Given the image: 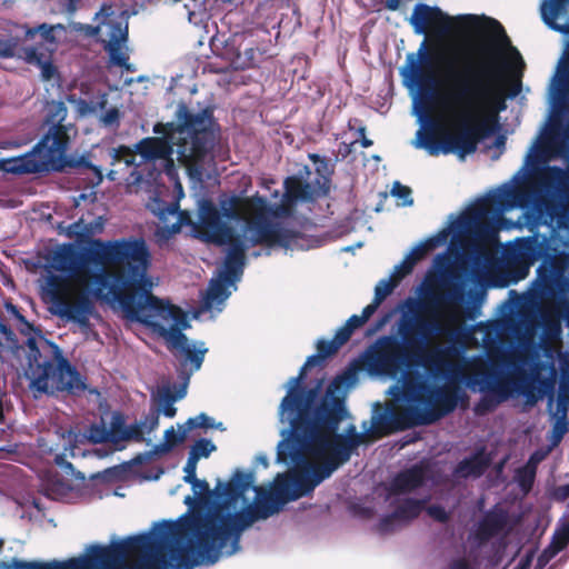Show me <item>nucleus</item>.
<instances>
[{"mask_svg": "<svg viewBox=\"0 0 569 569\" xmlns=\"http://www.w3.org/2000/svg\"><path fill=\"white\" fill-rule=\"evenodd\" d=\"M369 432L371 435V439H380L393 433L390 405L382 407L380 403H376Z\"/></svg>", "mask_w": 569, "mask_h": 569, "instance_id": "31", "label": "nucleus"}, {"mask_svg": "<svg viewBox=\"0 0 569 569\" xmlns=\"http://www.w3.org/2000/svg\"><path fill=\"white\" fill-rule=\"evenodd\" d=\"M269 213L267 199L258 192L251 197L231 194L220 198L219 208L212 200L202 198L198 201L193 237L206 243L224 246L240 234L228 222L234 221L244 223L250 246L288 247L295 233L272 223L268 218Z\"/></svg>", "mask_w": 569, "mask_h": 569, "instance_id": "5", "label": "nucleus"}, {"mask_svg": "<svg viewBox=\"0 0 569 569\" xmlns=\"http://www.w3.org/2000/svg\"><path fill=\"white\" fill-rule=\"evenodd\" d=\"M108 104V93L99 91L98 94L91 99H79L78 108L82 114H96L98 111L103 110Z\"/></svg>", "mask_w": 569, "mask_h": 569, "instance_id": "41", "label": "nucleus"}, {"mask_svg": "<svg viewBox=\"0 0 569 569\" xmlns=\"http://www.w3.org/2000/svg\"><path fill=\"white\" fill-rule=\"evenodd\" d=\"M254 473L243 472L237 469L231 479L226 483L221 495L226 499L212 505L206 513L196 511L187 521V528L196 537V551L202 562L216 563L223 550L227 556L236 553L240 549L242 532L258 519H267L277 513L283 503H280L274 490L260 499L256 507L231 512L239 499L252 488ZM260 493L259 487H253Z\"/></svg>", "mask_w": 569, "mask_h": 569, "instance_id": "4", "label": "nucleus"}, {"mask_svg": "<svg viewBox=\"0 0 569 569\" xmlns=\"http://www.w3.org/2000/svg\"><path fill=\"white\" fill-rule=\"evenodd\" d=\"M488 467V458L485 457L482 451H479L459 461L453 472L459 478H478L485 473Z\"/></svg>", "mask_w": 569, "mask_h": 569, "instance_id": "30", "label": "nucleus"}, {"mask_svg": "<svg viewBox=\"0 0 569 569\" xmlns=\"http://www.w3.org/2000/svg\"><path fill=\"white\" fill-rule=\"evenodd\" d=\"M340 347L335 342L333 339L331 340H325L320 339L317 342V355H312L307 358L305 365L301 367L299 375L297 377L291 378L290 380V388L287 395H290L291 392H306L309 389L301 386L302 380L306 377L307 370L309 368H312L317 365H319L321 361H323L326 358L333 356L338 352Z\"/></svg>", "mask_w": 569, "mask_h": 569, "instance_id": "24", "label": "nucleus"}, {"mask_svg": "<svg viewBox=\"0 0 569 569\" xmlns=\"http://www.w3.org/2000/svg\"><path fill=\"white\" fill-rule=\"evenodd\" d=\"M104 50L109 53L111 61L121 68L130 70L128 63L129 57L122 51V46H104Z\"/></svg>", "mask_w": 569, "mask_h": 569, "instance_id": "54", "label": "nucleus"}, {"mask_svg": "<svg viewBox=\"0 0 569 569\" xmlns=\"http://www.w3.org/2000/svg\"><path fill=\"white\" fill-rule=\"evenodd\" d=\"M558 310L547 309L541 312V328L542 333L547 339L556 340L561 333L560 318L566 312L569 320V301L559 300L557 303Z\"/></svg>", "mask_w": 569, "mask_h": 569, "instance_id": "26", "label": "nucleus"}, {"mask_svg": "<svg viewBox=\"0 0 569 569\" xmlns=\"http://www.w3.org/2000/svg\"><path fill=\"white\" fill-rule=\"evenodd\" d=\"M391 194L398 199L403 200L402 204L410 206L413 202L411 198V189L401 184L399 181L393 182Z\"/></svg>", "mask_w": 569, "mask_h": 569, "instance_id": "59", "label": "nucleus"}, {"mask_svg": "<svg viewBox=\"0 0 569 569\" xmlns=\"http://www.w3.org/2000/svg\"><path fill=\"white\" fill-rule=\"evenodd\" d=\"M160 407L157 410H160L166 417L173 418L177 415V408L174 407V402L177 401V397L170 390V388H163L159 392L158 398Z\"/></svg>", "mask_w": 569, "mask_h": 569, "instance_id": "45", "label": "nucleus"}, {"mask_svg": "<svg viewBox=\"0 0 569 569\" xmlns=\"http://www.w3.org/2000/svg\"><path fill=\"white\" fill-rule=\"evenodd\" d=\"M523 380V372L506 378L493 365L485 361L476 365L468 383L490 393L481 398L476 411L485 413L493 410L500 402L508 399L513 389H519Z\"/></svg>", "mask_w": 569, "mask_h": 569, "instance_id": "18", "label": "nucleus"}, {"mask_svg": "<svg viewBox=\"0 0 569 569\" xmlns=\"http://www.w3.org/2000/svg\"><path fill=\"white\" fill-rule=\"evenodd\" d=\"M419 407H397L390 405V416L393 433L413 426H425L420 422Z\"/></svg>", "mask_w": 569, "mask_h": 569, "instance_id": "28", "label": "nucleus"}, {"mask_svg": "<svg viewBox=\"0 0 569 569\" xmlns=\"http://www.w3.org/2000/svg\"><path fill=\"white\" fill-rule=\"evenodd\" d=\"M70 490V486L67 485L64 481L62 480H49L44 486H43V491H44V495L48 497V498H51V499H54V500H58L64 496H67V493L69 492Z\"/></svg>", "mask_w": 569, "mask_h": 569, "instance_id": "46", "label": "nucleus"}, {"mask_svg": "<svg viewBox=\"0 0 569 569\" xmlns=\"http://www.w3.org/2000/svg\"><path fill=\"white\" fill-rule=\"evenodd\" d=\"M178 202H159L158 203V217L162 222H166L169 217H174L178 213Z\"/></svg>", "mask_w": 569, "mask_h": 569, "instance_id": "60", "label": "nucleus"}, {"mask_svg": "<svg viewBox=\"0 0 569 569\" xmlns=\"http://www.w3.org/2000/svg\"><path fill=\"white\" fill-rule=\"evenodd\" d=\"M446 239V233L440 232L439 234L432 236L427 240L417 244L407 257L410 258L416 264L418 261L423 259L430 251L440 246Z\"/></svg>", "mask_w": 569, "mask_h": 569, "instance_id": "35", "label": "nucleus"}, {"mask_svg": "<svg viewBox=\"0 0 569 569\" xmlns=\"http://www.w3.org/2000/svg\"><path fill=\"white\" fill-rule=\"evenodd\" d=\"M57 435L59 436L60 442L57 443L56 447H50L43 451L53 455L54 463L77 479H84V476L80 472L76 475L73 465L66 459L67 456L76 457L78 443L82 442L83 439L94 445L110 441V432H108V427L103 419L90 425L84 435H80L71 428H59Z\"/></svg>", "mask_w": 569, "mask_h": 569, "instance_id": "19", "label": "nucleus"}, {"mask_svg": "<svg viewBox=\"0 0 569 569\" xmlns=\"http://www.w3.org/2000/svg\"><path fill=\"white\" fill-rule=\"evenodd\" d=\"M67 116L68 108L63 101L49 102L44 117L48 131L31 151L17 158L0 159V170L22 174L60 169L70 142L69 127L64 123Z\"/></svg>", "mask_w": 569, "mask_h": 569, "instance_id": "12", "label": "nucleus"}, {"mask_svg": "<svg viewBox=\"0 0 569 569\" xmlns=\"http://www.w3.org/2000/svg\"><path fill=\"white\" fill-rule=\"evenodd\" d=\"M425 482V471L421 467L413 466L399 472L391 482L393 493H408L420 488Z\"/></svg>", "mask_w": 569, "mask_h": 569, "instance_id": "27", "label": "nucleus"}, {"mask_svg": "<svg viewBox=\"0 0 569 569\" xmlns=\"http://www.w3.org/2000/svg\"><path fill=\"white\" fill-rule=\"evenodd\" d=\"M416 263L407 256L400 264L395 267L391 277L399 283L406 276L412 272Z\"/></svg>", "mask_w": 569, "mask_h": 569, "instance_id": "57", "label": "nucleus"}, {"mask_svg": "<svg viewBox=\"0 0 569 569\" xmlns=\"http://www.w3.org/2000/svg\"><path fill=\"white\" fill-rule=\"evenodd\" d=\"M553 543L558 550L566 548L569 543V521L555 533Z\"/></svg>", "mask_w": 569, "mask_h": 569, "instance_id": "61", "label": "nucleus"}, {"mask_svg": "<svg viewBox=\"0 0 569 569\" xmlns=\"http://www.w3.org/2000/svg\"><path fill=\"white\" fill-rule=\"evenodd\" d=\"M493 54V47H490ZM431 54L422 42L418 53H408L400 74L410 86L418 88L421 109L427 113L432 103L452 114L457 120L453 132H449L435 119L417 132V148L427 150L430 156L455 153L460 158L477 151L478 144L495 134L499 129L498 112L506 109V93L502 76L509 69L507 63H498L493 58L479 63H466L457 70L448 63L446 78L450 89L441 94L433 90L435 78L426 68Z\"/></svg>", "mask_w": 569, "mask_h": 569, "instance_id": "1", "label": "nucleus"}, {"mask_svg": "<svg viewBox=\"0 0 569 569\" xmlns=\"http://www.w3.org/2000/svg\"><path fill=\"white\" fill-rule=\"evenodd\" d=\"M101 122L106 126V127H111V126H119V121H120V111L118 110V108L113 107L109 110H107L102 116H101Z\"/></svg>", "mask_w": 569, "mask_h": 569, "instance_id": "64", "label": "nucleus"}, {"mask_svg": "<svg viewBox=\"0 0 569 569\" xmlns=\"http://www.w3.org/2000/svg\"><path fill=\"white\" fill-rule=\"evenodd\" d=\"M58 30L66 31V27L61 23H41L32 28L26 27L23 40L32 42L26 49H38L39 53H53L58 46L56 37Z\"/></svg>", "mask_w": 569, "mask_h": 569, "instance_id": "22", "label": "nucleus"}, {"mask_svg": "<svg viewBox=\"0 0 569 569\" xmlns=\"http://www.w3.org/2000/svg\"><path fill=\"white\" fill-rule=\"evenodd\" d=\"M247 237L248 233L244 232V236L239 234L226 243L229 248L219 277L229 283H234L242 277L246 264V251L251 247Z\"/></svg>", "mask_w": 569, "mask_h": 569, "instance_id": "20", "label": "nucleus"}, {"mask_svg": "<svg viewBox=\"0 0 569 569\" xmlns=\"http://www.w3.org/2000/svg\"><path fill=\"white\" fill-rule=\"evenodd\" d=\"M552 418H569V385L567 383L559 386Z\"/></svg>", "mask_w": 569, "mask_h": 569, "instance_id": "44", "label": "nucleus"}, {"mask_svg": "<svg viewBox=\"0 0 569 569\" xmlns=\"http://www.w3.org/2000/svg\"><path fill=\"white\" fill-rule=\"evenodd\" d=\"M508 516L502 509L487 511L478 522L475 537L479 543H486L498 536L507 526Z\"/></svg>", "mask_w": 569, "mask_h": 569, "instance_id": "25", "label": "nucleus"}, {"mask_svg": "<svg viewBox=\"0 0 569 569\" xmlns=\"http://www.w3.org/2000/svg\"><path fill=\"white\" fill-rule=\"evenodd\" d=\"M123 313L127 319L151 328L167 346H181L188 341L182 332L191 327L187 313L179 306L156 297L151 291L136 302L134 309H127Z\"/></svg>", "mask_w": 569, "mask_h": 569, "instance_id": "14", "label": "nucleus"}, {"mask_svg": "<svg viewBox=\"0 0 569 569\" xmlns=\"http://www.w3.org/2000/svg\"><path fill=\"white\" fill-rule=\"evenodd\" d=\"M136 150H131L127 146H119L118 148H113L111 150L112 164L116 162H123L127 167H130L134 163L136 160Z\"/></svg>", "mask_w": 569, "mask_h": 569, "instance_id": "48", "label": "nucleus"}, {"mask_svg": "<svg viewBox=\"0 0 569 569\" xmlns=\"http://www.w3.org/2000/svg\"><path fill=\"white\" fill-rule=\"evenodd\" d=\"M217 448L216 446L208 439H199L197 440L193 446L191 447L189 453L191 456H194L197 460H200V458H207L210 456L212 451H214Z\"/></svg>", "mask_w": 569, "mask_h": 569, "instance_id": "51", "label": "nucleus"}, {"mask_svg": "<svg viewBox=\"0 0 569 569\" xmlns=\"http://www.w3.org/2000/svg\"><path fill=\"white\" fill-rule=\"evenodd\" d=\"M38 49L23 50V60L29 64L38 66L41 69L43 80H51L58 72L52 62V53H39Z\"/></svg>", "mask_w": 569, "mask_h": 569, "instance_id": "32", "label": "nucleus"}, {"mask_svg": "<svg viewBox=\"0 0 569 569\" xmlns=\"http://www.w3.org/2000/svg\"><path fill=\"white\" fill-rule=\"evenodd\" d=\"M398 522L400 521L396 516H393L392 511L390 515H387L379 520L377 530L381 535L391 533L397 529Z\"/></svg>", "mask_w": 569, "mask_h": 569, "instance_id": "58", "label": "nucleus"}, {"mask_svg": "<svg viewBox=\"0 0 569 569\" xmlns=\"http://www.w3.org/2000/svg\"><path fill=\"white\" fill-rule=\"evenodd\" d=\"M96 246L79 251L68 243L56 249L51 256V267L66 276L48 272L41 284L42 300L50 306L52 315L62 320L77 323L83 331L91 328L90 317L96 306L89 291L78 283L91 282L90 264L97 267Z\"/></svg>", "mask_w": 569, "mask_h": 569, "instance_id": "7", "label": "nucleus"}, {"mask_svg": "<svg viewBox=\"0 0 569 569\" xmlns=\"http://www.w3.org/2000/svg\"><path fill=\"white\" fill-rule=\"evenodd\" d=\"M21 39L19 37H9L0 39V58H19L23 60V50L26 47L20 46Z\"/></svg>", "mask_w": 569, "mask_h": 569, "instance_id": "42", "label": "nucleus"}, {"mask_svg": "<svg viewBox=\"0 0 569 569\" xmlns=\"http://www.w3.org/2000/svg\"><path fill=\"white\" fill-rule=\"evenodd\" d=\"M398 286V282L390 276L389 279L380 280L375 288V299L382 302Z\"/></svg>", "mask_w": 569, "mask_h": 569, "instance_id": "52", "label": "nucleus"}, {"mask_svg": "<svg viewBox=\"0 0 569 569\" xmlns=\"http://www.w3.org/2000/svg\"><path fill=\"white\" fill-rule=\"evenodd\" d=\"M224 486L226 483L219 480L214 490H211L209 483L206 480H199V482L196 485V490H193L198 497V506L201 508L209 507L212 503L213 495L217 497L226 498V495H221Z\"/></svg>", "mask_w": 569, "mask_h": 569, "instance_id": "36", "label": "nucleus"}, {"mask_svg": "<svg viewBox=\"0 0 569 569\" xmlns=\"http://www.w3.org/2000/svg\"><path fill=\"white\" fill-rule=\"evenodd\" d=\"M355 376L345 373L343 379ZM342 378H336L318 402L319 386L306 392H291L281 401L282 412L292 416L291 429L300 430L309 450L316 456H327L338 467L348 462L357 448L371 439L369 429L358 432L350 425L346 433H339L340 423L348 417L345 397L338 393Z\"/></svg>", "mask_w": 569, "mask_h": 569, "instance_id": "2", "label": "nucleus"}, {"mask_svg": "<svg viewBox=\"0 0 569 569\" xmlns=\"http://www.w3.org/2000/svg\"><path fill=\"white\" fill-rule=\"evenodd\" d=\"M170 350H177L181 355L184 356L183 360L181 361V366H186L188 362L191 365V370L197 371L201 368L204 355L208 351L207 348H204L203 342H199V348H191L189 346L188 341H184L181 343V346H167Z\"/></svg>", "mask_w": 569, "mask_h": 569, "instance_id": "33", "label": "nucleus"}, {"mask_svg": "<svg viewBox=\"0 0 569 569\" xmlns=\"http://www.w3.org/2000/svg\"><path fill=\"white\" fill-rule=\"evenodd\" d=\"M17 318L23 323L20 332L28 336L27 339V369L26 377L30 380V388L40 393H53L67 391L69 393L81 392L86 385L74 366L64 357L60 347L43 337L37 338L31 332L38 330L11 306Z\"/></svg>", "mask_w": 569, "mask_h": 569, "instance_id": "10", "label": "nucleus"}, {"mask_svg": "<svg viewBox=\"0 0 569 569\" xmlns=\"http://www.w3.org/2000/svg\"><path fill=\"white\" fill-rule=\"evenodd\" d=\"M551 93L555 112L546 129L543 144L556 156L569 154V41L553 79Z\"/></svg>", "mask_w": 569, "mask_h": 569, "instance_id": "16", "label": "nucleus"}, {"mask_svg": "<svg viewBox=\"0 0 569 569\" xmlns=\"http://www.w3.org/2000/svg\"><path fill=\"white\" fill-rule=\"evenodd\" d=\"M104 219L102 217H97L91 222H84V231L80 232L81 234L86 236V241H89L91 243V238L96 234H99L104 229Z\"/></svg>", "mask_w": 569, "mask_h": 569, "instance_id": "55", "label": "nucleus"}, {"mask_svg": "<svg viewBox=\"0 0 569 569\" xmlns=\"http://www.w3.org/2000/svg\"><path fill=\"white\" fill-rule=\"evenodd\" d=\"M177 123H157L156 133L134 144L136 152L146 161L164 160L172 164L176 151L178 161L189 170L201 167L216 141L213 110L209 107L193 113L180 103L176 111Z\"/></svg>", "mask_w": 569, "mask_h": 569, "instance_id": "8", "label": "nucleus"}, {"mask_svg": "<svg viewBox=\"0 0 569 569\" xmlns=\"http://www.w3.org/2000/svg\"><path fill=\"white\" fill-rule=\"evenodd\" d=\"M413 23H421L425 27L433 28L440 34H449L455 29L458 31L483 32L488 27L497 38L501 47H506L512 53L515 59L523 67V60L520 52L511 44L502 24L490 17L477 14H460L455 18L445 13L438 7L418 4L412 16Z\"/></svg>", "mask_w": 569, "mask_h": 569, "instance_id": "15", "label": "nucleus"}, {"mask_svg": "<svg viewBox=\"0 0 569 569\" xmlns=\"http://www.w3.org/2000/svg\"><path fill=\"white\" fill-rule=\"evenodd\" d=\"M177 222L172 224V232H179L180 229L186 226L191 228V234L193 236V224L196 221L192 219L191 213L188 210L178 209Z\"/></svg>", "mask_w": 569, "mask_h": 569, "instance_id": "56", "label": "nucleus"}, {"mask_svg": "<svg viewBox=\"0 0 569 569\" xmlns=\"http://www.w3.org/2000/svg\"><path fill=\"white\" fill-rule=\"evenodd\" d=\"M399 332L403 342L395 336H382L365 352L363 362L369 371L392 375L417 362L435 377L447 373L449 349L427 351L423 348L431 338L445 333V327L438 319L416 318L415 321L402 322Z\"/></svg>", "mask_w": 569, "mask_h": 569, "instance_id": "9", "label": "nucleus"}, {"mask_svg": "<svg viewBox=\"0 0 569 569\" xmlns=\"http://www.w3.org/2000/svg\"><path fill=\"white\" fill-rule=\"evenodd\" d=\"M187 435L184 425L179 426V433L174 431L173 427H170L164 431V441L156 447V452H169L176 446L182 443Z\"/></svg>", "mask_w": 569, "mask_h": 569, "instance_id": "40", "label": "nucleus"}, {"mask_svg": "<svg viewBox=\"0 0 569 569\" xmlns=\"http://www.w3.org/2000/svg\"><path fill=\"white\" fill-rule=\"evenodd\" d=\"M425 508V500L413 498L403 499L393 510L400 522H409L420 516Z\"/></svg>", "mask_w": 569, "mask_h": 569, "instance_id": "34", "label": "nucleus"}, {"mask_svg": "<svg viewBox=\"0 0 569 569\" xmlns=\"http://www.w3.org/2000/svg\"><path fill=\"white\" fill-rule=\"evenodd\" d=\"M428 515L440 523H446L450 519L449 512L440 505H432L427 508Z\"/></svg>", "mask_w": 569, "mask_h": 569, "instance_id": "62", "label": "nucleus"}, {"mask_svg": "<svg viewBox=\"0 0 569 569\" xmlns=\"http://www.w3.org/2000/svg\"><path fill=\"white\" fill-rule=\"evenodd\" d=\"M552 433L556 440H560L569 430V418H553Z\"/></svg>", "mask_w": 569, "mask_h": 569, "instance_id": "63", "label": "nucleus"}, {"mask_svg": "<svg viewBox=\"0 0 569 569\" xmlns=\"http://www.w3.org/2000/svg\"><path fill=\"white\" fill-rule=\"evenodd\" d=\"M291 430L292 441L281 440L277 449L278 462H287L290 459L295 465L290 472L277 477L274 495L280 503L308 496L339 468L327 456L313 455L300 430Z\"/></svg>", "mask_w": 569, "mask_h": 569, "instance_id": "11", "label": "nucleus"}, {"mask_svg": "<svg viewBox=\"0 0 569 569\" xmlns=\"http://www.w3.org/2000/svg\"><path fill=\"white\" fill-rule=\"evenodd\" d=\"M177 563V522L163 520L152 532L131 536L109 545L92 543L67 560L0 561V569H172Z\"/></svg>", "mask_w": 569, "mask_h": 569, "instance_id": "3", "label": "nucleus"}, {"mask_svg": "<svg viewBox=\"0 0 569 569\" xmlns=\"http://www.w3.org/2000/svg\"><path fill=\"white\" fill-rule=\"evenodd\" d=\"M282 209H290L297 201H310L323 197L313 182L303 181L297 176H290L283 182Z\"/></svg>", "mask_w": 569, "mask_h": 569, "instance_id": "23", "label": "nucleus"}, {"mask_svg": "<svg viewBox=\"0 0 569 569\" xmlns=\"http://www.w3.org/2000/svg\"><path fill=\"white\" fill-rule=\"evenodd\" d=\"M231 283L224 281L219 277L217 280H211L206 295V305L211 307L213 303H220L228 299L230 291L228 286Z\"/></svg>", "mask_w": 569, "mask_h": 569, "instance_id": "37", "label": "nucleus"}, {"mask_svg": "<svg viewBox=\"0 0 569 569\" xmlns=\"http://www.w3.org/2000/svg\"><path fill=\"white\" fill-rule=\"evenodd\" d=\"M124 429V416L120 412H113L111 417L110 428H108V432H110V442L117 443L121 441L120 436H122Z\"/></svg>", "mask_w": 569, "mask_h": 569, "instance_id": "49", "label": "nucleus"}, {"mask_svg": "<svg viewBox=\"0 0 569 569\" xmlns=\"http://www.w3.org/2000/svg\"><path fill=\"white\" fill-rule=\"evenodd\" d=\"M91 244L96 246L97 267L111 268L90 276L91 283L96 286L92 296L101 298L103 290L108 289L122 311L134 309L136 302L152 289L149 277L152 254L144 238L96 239Z\"/></svg>", "mask_w": 569, "mask_h": 569, "instance_id": "6", "label": "nucleus"}, {"mask_svg": "<svg viewBox=\"0 0 569 569\" xmlns=\"http://www.w3.org/2000/svg\"><path fill=\"white\" fill-rule=\"evenodd\" d=\"M187 432L194 428H221L222 423L219 422L218 425L213 423V420L208 417L204 412H201L194 418H189L184 423Z\"/></svg>", "mask_w": 569, "mask_h": 569, "instance_id": "50", "label": "nucleus"}, {"mask_svg": "<svg viewBox=\"0 0 569 569\" xmlns=\"http://www.w3.org/2000/svg\"><path fill=\"white\" fill-rule=\"evenodd\" d=\"M533 456L530 457L529 461L516 470L515 478L522 491L529 492L533 486L538 460H533Z\"/></svg>", "mask_w": 569, "mask_h": 569, "instance_id": "38", "label": "nucleus"}, {"mask_svg": "<svg viewBox=\"0 0 569 569\" xmlns=\"http://www.w3.org/2000/svg\"><path fill=\"white\" fill-rule=\"evenodd\" d=\"M466 397L458 383L431 386L425 381L408 389L410 401L423 406L420 408V422L431 425L453 412L459 400Z\"/></svg>", "mask_w": 569, "mask_h": 569, "instance_id": "17", "label": "nucleus"}, {"mask_svg": "<svg viewBox=\"0 0 569 569\" xmlns=\"http://www.w3.org/2000/svg\"><path fill=\"white\" fill-rule=\"evenodd\" d=\"M565 0H548L541 6V16L546 24L553 30H560L555 20L558 17Z\"/></svg>", "mask_w": 569, "mask_h": 569, "instance_id": "43", "label": "nucleus"}, {"mask_svg": "<svg viewBox=\"0 0 569 569\" xmlns=\"http://www.w3.org/2000/svg\"><path fill=\"white\" fill-rule=\"evenodd\" d=\"M120 440L121 441H136V442L146 441L142 425H140V422H136V423L126 426V429L123 430L122 436H120Z\"/></svg>", "mask_w": 569, "mask_h": 569, "instance_id": "53", "label": "nucleus"}, {"mask_svg": "<svg viewBox=\"0 0 569 569\" xmlns=\"http://www.w3.org/2000/svg\"><path fill=\"white\" fill-rule=\"evenodd\" d=\"M107 28V39L104 41V46H122L128 38V27H122L120 21L110 20L104 23Z\"/></svg>", "mask_w": 569, "mask_h": 569, "instance_id": "39", "label": "nucleus"}, {"mask_svg": "<svg viewBox=\"0 0 569 569\" xmlns=\"http://www.w3.org/2000/svg\"><path fill=\"white\" fill-rule=\"evenodd\" d=\"M461 300H462V291H461L460 287H458L456 284L451 286L445 295H441V296L436 295V293L430 295V301L436 305L443 302V303L450 306V305H455Z\"/></svg>", "mask_w": 569, "mask_h": 569, "instance_id": "47", "label": "nucleus"}, {"mask_svg": "<svg viewBox=\"0 0 569 569\" xmlns=\"http://www.w3.org/2000/svg\"><path fill=\"white\" fill-rule=\"evenodd\" d=\"M308 158L316 166V173L318 176L313 183L320 191V194L326 197L330 191L331 177L335 173V163L317 153H309Z\"/></svg>", "mask_w": 569, "mask_h": 569, "instance_id": "29", "label": "nucleus"}, {"mask_svg": "<svg viewBox=\"0 0 569 569\" xmlns=\"http://www.w3.org/2000/svg\"><path fill=\"white\" fill-rule=\"evenodd\" d=\"M528 193L518 186L502 184L479 199L462 218L463 229L477 241H491L497 237V220L516 207H523Z\"/></svg>", "mask_w": 569, "mask_h": 569, "instance_id": "13", "label": "nucleus"}, {"mask_svg": "<svg viewBox=\"0 0 569 569\" xmlns=\"http://www.w3.org/2000/svg\"><path fill=\"white\" fill-rule=\"evenodd\" d=\"M560 157L567 160V169L558 166H548L541 173V180L546 187L556 189L566 199L567 204L562 206L556 213L559 226H566L569 222V214H567L569 209V154Z\"/></svg>", "mask_w": 569, "mask_h": 569, "instance_id": "21", "label": "nucleus"}]
</instances>
